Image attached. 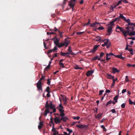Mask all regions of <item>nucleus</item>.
I'll list each match as a JSON object with an SVG mask.
<instances>
[{"mask_svg":"<svg viewBox=\"0 0 135 135\" xmlns=\"http://www.w3.org/2000/svg\"><path fill=\"white\" fill-rule=\"evenodd\" d=\"M76 126L78 128L81 129H86L88 127V125H85L84 124H78L76 125Z\"/></svg>","mask_w":135,"mask_h":135,"instance_id":"nucleus-7","label":"nucleus"},{"mask_svg":"<svg viewBox=\"0 0 135 135\" xmlns=\"http://www.w3.org/2000/svg\"><path fill=\"white\" fill-rule=\"evenodd\" d=\"M61 120H62L64 122H66L68 119V118L66 117L61 116Z\"/></svg>","mask_w":135,"mask_h":135,"instance_id":"nucleus-21","label":"nucleus"},{"mask_svg":"<svg viewBox=\"0 0 135 135\" xmlns=\"http://www.w3.org/2000/svg\"><path fill=\"white\" fill-rule=\"evenodd\" d=\"M45 112L47 113H49L50 110L48 108H47L45 110Z\"/></svg>","mask_w":135,"mask_h":135,"instance_id":"nucleus-47","label":"nucleus"},{"mask_svg":"<svg viewBox=\"0 0 135 135\" xmlns=\"http://www.w3.org/2000/svg\"><path fill=\"white\" fill-rule=\"evenodd\" d=\"M121 107L122 108H124L125 107V103H123L121 105Z\"/></svg>","mask_w":135,"mask_h":135,"instance_id":"nucleus-46","label":"nucleus"},{"mask_svg":"<svg viewBox=\"0 0 135 135\" xmlns=\"http://www.w3.org/2000/svg\"><path fill=\"white\" fill-rule=\"evenodd\" d=\"M129 51H130V54L132 55L133 54V50L132 49H131L129 50Z\"/></svg>","mask_w":135,"mask_h":135,"instance_id":"nucleus-39","label":"nucleus"},{"mask_svg":"<svg viewBox=\"0 0 135 135\" xmlns=\"http://www.w3.org/2000/svg\"><path fill=\"white\" fill-rule=\"evenodd\" d=\"M104 54L103 52H101L100 55V57H102L103 56Z\"/></svg>","mask_w":135,"mask_h":135,"instance_id":"nucleus-51","label":"nucleus"},{"mask_svg":"<svg viewBox=\"0 0 135 135\" xmlns=\"http://www.w3.org/2000/svg\"><path fill=\"white\" fill-rule=\"evenodd\" d=\"M101 38L100 36H96L94 38V40L96 41H98L101 40Z\"/></svg>","mask_w":135,"mask_h":135,"instance_id":"nucleus-25","label":"nucleus"},{"mask_svg":"<svg viewBox=\"0 0 135 135\" xmlns=\"http://www.w3.org/2000/svg\"><path fill=\"white\" fill-rule=\"evenodd\" d=\"M54 122L56 124H58L60 122L61 120V118L57 117H55L54 119Z\"/></svg>","mask_w":135,"mask_h":135,"instance_id":"nucleus-11","label":"nucleus"},{"mask_svg":"<svg viewBox=\"0 0 135 135\" xmlns=\"http://www.w3.org/2000/svg\"><path fill=\"white\" fill-rule=\"evenodd\" d=\"M121 0L119 1L117 3V6H118L119 4L121 3Z\"/></svg>","mask_w":135,"mask_h":135,"instance_id":"nucleus-57","label":"nucleus"},{"mask_svg":"<svg viewBox=\"0 0 135 135\" xmlns=\"http://www.w3.org/2000/svg\"><path fill=\"white\" fill-rule=\"evenodd\" d=\"M104 28L103 27L100 26L98 27L97 28V29H98V30H102L104 29Z\"/></svg>","mask_w":135,"mask_h":135,"instance_id":"nucleus-37","label":"nucleus"},{"mask_svg":"<svg viewBox=\"0 0 135 135\" xmlns=\"http://www.w3.org/2000/svg\"><path fill=\"white\" fill-rule=\"evenodd\" d=\"M119 17L120 19H121L124 21L126 20V18L122 14L119 13Z\"/></svg>","mask_w":135,"mask_h":135,"instance_id":"nucleus-23","label":"nucleus"},{"mask_svg":"<svg viewBox=\"0 0 135 135\" xmlns=\"http://www.w3.org/2000/svg\"><path fill=\"white\" fill-rule=\"evenodd\" d=\"M78 122H73V123L71 124V126H73L74 125H75V124L76 123H77Z\"/></svg>","mask_w":135,"mask_h":135,"instance_id":"nucleus-62","label":"nucleus"},{"mask_svg":"<svg viewBox=\"0 0 135 135\" xmlns=\"http://www.w3.org/2000/svg\"><path fill=\"white\" fill-rule=\"evenodd\" d=\"M112 71L113 73H115L116 72H119L120 71V70H118L117 68L113 67V68Z\"/></svg>","mask_w":135,"mask_h":135,"instance_id":"nucleus-19","label":"nucleus"},{"mask_svg":"<svg viewBox=\"0 0 135 135\" xmlns=\"http://www.w3.org/2000/svg\"><path fill=\"white\" fill-rule=\"evenodd\" d=\"M60 54H61L62 56H65L66 55H65V53H64V52H61L60 53Z\"/></svg>","mask_w":135,"mask_h":135,"instance_id":"nucleus-55","label":"nucleus"},{"mask_svg":"<svg viewBox=\"0 0 135 135\" xmlns=\"http://www.w3.org/2000/svg\"><path fill=\"white\" fill-rule=\"evenodd\" d=\"M47 108H50V109L53 108V106L52 103V102H51L49 104L48 106V107Z\"/></svg>","mask_w":135,"mask_h":135,"instance_id":"nucleus-24","label":"nucleus"},{"mask_svg":"<svg viewBox=\"0 0 135 135\" xmlns=\"http://www.w3.org/2000/svg\"><path fill=\"white\" fill-rule=\"evenodd\" d=\"M51 83V81H50V79H47V84L49 85H50Z\"/></svg>","mask_w":135,"mask_h":135,"instance_id":"nucleus-43","label":"nucleus"},{"mask_svg":"<svg viewBox=\"0 0 135 135\" xmlns=\"http://www.w3.org/2000/svg\"><path fill=\"white\" fill-rule=\"evenodd\" d=\"M113 25V24H112L110 22L109 24L107 25V31L108 32V35H110L111 32L112 31V27Z\"/></svg>","mask_w":135,"mask_h":135,"instance_id":"nucleus-5","label":"nucleus"},{"mask_svg":"<svg viewBox=\"0 0 135 135\" xmlns=\"http://www.w3.org/2000/svg\"><path fill=\"white\" fill-rule=\"evenodd\" d=\"M129 25H133L134 26V25H135V23H131L130 22V21L129 19L128 18L127 19H126V20H124Z\"/></svg>","mask_w":135,"mask_h":135,"instance_id":"nucleus-12","label":"nucleus"},{"mask_svg":"<svg viewBox=\"0 0 135 135\" xmlns=\"http://www.w3.org/2000/svg\"><path fill=\"white\" fill-rule=\"evenodd\" d=\"M103 41L104 42V44H105L106 45H108L109 44H110V42L109 41V40L108 39H104Z\"/></svg>","mask_w":135,"mask_h":135,"instance_id":"nucleus-20","label":"nucleus"},{"mask_svg":"<svg viewBox=\"0 0 135 135\" xmlns=\"http://www.w3.org/2000/svg\"><path fill=\"white\" fill-rule=\"evenodd\" d=\"M104 91L103 90H100L99 91V95H102V93H103V92Z\"/></svg>","mask_w":135,"mask_h":135,"instance_id":"nucleus-53","label":"nucleus"},{"mask_svg":"<svg viewBox=\"0 0 135 135\" xmlns=\"http://www.w3.org/2000/svg\"><path fill=\"white\" fill-rule=\"evenodd\" d=\"M120 20V18L119 17V16L116 17L115 18L113 21H112L110 22L112 24H114V22L116 21H119Z\"/></svg>","mask_w":135,"mask_h":135,"instance_id":"nucleus-15","label":"nucleus"},{"mask_svg":"<svg viewBox=\"0 0 135 135\" xmlns=\"http://www.w3.org/2000/svg\"><path fill=\"white\" fill-rule=\"evenodd\" d=\"M50 66L48 65L47 66L45 67V70H47L50 68Z\"/></svg>","mask_w":135,"mask_h":135,"instance_id":"nucleus-38","label":"nucleus"},{"mask_svg":"<svg viewBox=\"0 0 135 135\" xmlns=\"http://www.w3.org/2000/svg\"><path fill=\"white\" fill-rule=\"evenodd\" d=\"M52 132H54L56 131L55 128H54V125H52Z\"/></svg>","mask_w":135,"mask_h":135,"instance_id":"nucleus-45","label":"nucleus"},{"mask_svg":"<svg viewBox=\"0 0 135 135\" xmlns=\"http://www.w3.org/2000/svg\"><path fill=\"white\" fill-rule=\"evenodd\" d=\"M118 98V96L116 95L114 97V100L115 101V102H117Z\"/></svg>","mask_w":135,"mask_h":135,"instance_id":"nucleus-30","label":"nucleus"},{"mask_svg":"<svg viewBox=\"0 0 135 135\" xmlns=\"http://www.w3.org/2000/svg\"><path fill=\"white\" fill-rule=\"evenodd\" d=\"M111 111L113 113H116V110L114 109H112Z\"/></svg>","mask_w":135,"mask_h":135,"instance_id":"nucleus-50","label":"nucleus"},{"mask_svg":"<svg viewBox=\"0 0 135 135\" xmlns=\"http://www.w3.org/2000/svg\"><path fill=\"white\" fill-rule=\"evenodd\" d=\"M54 44L57 46L59 43V40L57 38H55L54 40Z\"/></svg>","mask_w":135,"mask_h":135,"instance_id":"nucleus-16","label":"nucleus"},{"mask_svg":"<svg viewBox=\"0 0 135 135\" xmlns=\"http://www.w3.org/2000/svg\"><path fill=\"white\" fill-rule=\"evenodd\" d=\"M75 69H82L81 68L79 67L78 65H76L74 68Z\"/></svg>","mask_w":135,"mask_h":135,"instance_id":"nucleus-41","label":"nucleus"},{"mask_svg":"<svg viewBox=\"0 0 135 135\" xmlns=\"http://www.w3.org/2000/svg\"><path fill=\"white\" fill-rule=\"evenodd\" d=\"M99 57V56H96L94 57L92 59V60H96L97 59H98V58Z\"/></svg>","mask_w":135,"mask_h":135,"instance_id":"nucleus-42","label":"nucleus"},{"mask_svg":"<svg viewBox=\"0 0 135 135\" xmlns=\"http://www.w3.org/2000/svg\"><path fill=\"white\" fill-rule=\"evenodd\" d=\"M58 30V29H57L56 27H55L54 29H53V30H52V31H56Z\"/></svg>","mask_w":135,"mask_h":135,"instance_id":"nucleus-59","label":"nucleus"},{"mask_svg":"<svg viewBox=\"0 0 135 135\" xmlns=\"http://www.w3.org/2000/svg\"><path fill=\"white\" fill-rule=\"evenodd\" d=\"M59 65H60L62 67V68H64V64L62 63L61 62H60L59 63Z\"/></svg>","mask_w":135,"mask_h":135,"instance_id":"nucleus-44","label":"nucleus"},{"mask_svg":"<svg viewBox=\"0 0 135 135\" xmlns=\"http://www.w3.org/2000/svg\"><path fill=\"white\" fill-rule=\"evenodd\" d=\"M67 0H64L63 2L64 5L66 4V3ZM76 0H71L69 2V6L72 8V11H73L74 10V7L75 4V2Z\"/></svg>","mask_w":135,"mask_h":135,"instance_id":"nucleus-4","label":"nucleus"},{"mask_svg":"<svg viewBox=\"0 0 135 135\" xmlns=\"http://www.w3.org/2000/svg\"><path fill=\"white\" fill-rule=\"evenodd\" d=\"M93 71L92 70L88 71L86 73V75L87 76H90L93 73Z\"/></svg>","mask_w":135,"mask_h":135,"instance_id":"nucleus-18","label":"nucleus"},{"mask_svg":"<svg viewBox=\"0 0 135 135\" xmlns=\"http://www.w3.org/2000/svg\"><path fill=\"white\" fill-rule=\"evenodd\" d=\"M103 114L102 113H100L98 114L97 115H95V118L97 119H100L102 118Z\"/></svg>","mask_w":135,"mask_h":135,"instance_id":"nucleus-17","label":"nucleus"},{"mask_svg":"<svg viewBox=\"0 0 135 135\" xmlns=\"http://www.w3.org/2000/svg\"><path fill=\"white\" fill-rule=\"evenodd\" d=\"M128 76H126V77L125 80L127 82H128L129 81V79L128 78Z\"/></svg>","mask_w":135,"mask_h":135,"instance_id":"nucleus-56","label":"nucleus"},{"mask_svg":"<svg viewBox=\"0 0 135 135\" xmlns=\"http://www.w3.org/2000/svg\"><path fill=\"white\" fill-rule=\"evenodd\" d=\"M68 50L69 52H68V53H69V54L72 55H76V54H75L72 52V51L71 49V48L70 47H69V48L68 49Z\"/></svg>","mask_w":135,"mask_h":135,"instance_id":"nucleus-13","label":"nucleus"},{"mask_svg":"<svg viewBox=\"0 0 135 135\" xmlns=\"http://www.w3.org/2000/svg\"><path fill=\"white\" fill-rule=\"evenodd\" d=\"M99 24H100V23L95 22L94 23L90 24V26L97 28Z\"/></svg>","mask_w":135,"mask_h":135,"instance_id":"nucleus-9","label":"nucleus"},{"mask_svg":"<svg viewBox=\"0 0 135 135\" xmlns=\"http://www.w3.org/2000/svg\"><path fill=\"white\" fill-rule=\"evenodd\" d=\"M50 89V87L49 86H48L46 88L45 91L47 92V93H50V91L49 90Z\"/></svg>","mask_w":135,"mask_h":135,"instance_id":"nucleus-31","label":"nucleus"},{"mask_svg":"<svg viewBox=\"0 0 135 135\" xmlns=\"http://www.w3.org/2000/svg\"><path fill=\"white\" fill-rule=\"evenodd\" d=\"M72 118L74 119L78 120L79 119L80 117L79 116H77V117H73Z\"/></svg>","mask_w":135,"mask_h":135,"instance_id":"nucleus-32","label":"nucleus"},{"mask_svg":"<svg viewBox=\"0 0 135 135\" xmlns=\"http://www.w3.org/2000/svg\"><path fill=\"white\" fill-rule=\"evenodd\" d=\"M64 46H65V45L64 43L61 42L60 44L59 43L57 46L58 47L60 48Z\"/></svg>","mask_w":135,"mask_h":135,"instance_id":"nucleus-26","label":"nucleus"},{"mask_svg":"<svg viewBox=\"0 0 135 135\" xmlns=\"http://www.w3.org/2000/svg\"><path fill=\"white\" fill-rule=\"evenodd\" d=\"M112 103V102L111 100H110L106 104V106H107L109 104H111Z\"/></svg>","mask_w":135,"mask_h":135,"instance_id":"nucleus-34","label":"nucleus"},{"mask_svg":"<svg viewBox=\"0 0 135 135\" xmlns=\"http://www.w3.org/2000/svg\"><path fill=\"white\" fill-rule=\"evenodd\" d=\"M50 116H51V118H50V123H51L52 124V125H54V122H53V119H52V118L51 117V115H50Z\"/></svg>","mask_w":135,"mask_h":135,"instance_id":"nucleus-33","label":"nucleus"},{"mask_svg":"<svg viewBox=\"0 0 135 135\" xmlns=\"http://www.w3.org/2000/svg\"><path fill=\"white\" fill-rule=\"evenodd\" d=\"M64 135H70V134H68V133L65 132H64Z\"/></svg>","mask_w":135,"mask_h":135,"instance_id":"nucleus-63","label":"nucleus"},{"mask_svg":"<svg viewBox=\"0 0 135 135\" xmlns=\"http://www.w3.org/2000/svg\"><path fill=\"white\" fill-rule=\"evenodd\" d=\"M62 99H63V102L67 101V98H66V96L64 97Z\"/></svg>","mask_w":135,"mask_h":135,"instance_id":"nucleus-52","label":"nucleus"},{"mask_svg":"<svg viewBox=\"0 0 135 135\" xmlns=\"http://www.w3.org/2000/svg\"><path fill=\"white\" fill-rule=\"evenodd\" d=\"M133 25H129L126 28V30H125L124 36L126 37L128 35L134 36L135 35V31H134V28Z\"/></svg>","mask_w":135,"mask_h":135,"instance_id":"nucleus-1","label":"nucleus"},{"mask_svg":"<svg viewBox=\"0 0 135 135\" xmlns=\"http://www.w3.org/2000/svg\"><path fill=\"white\" fill-rule=\"evenodd\" d=\"M59 35L60 36V38H61L62 37V32H60V31H59Z\"/></svg>","mask_w":135,"mask_h":135,"instance_id":"nucleus-49","label":"nucleus"},{"mask_svg":"<svg viewBox=\"0 0 135 135\" xmlns=\"http://www.w3.org/2000/svg\"><path fill=\"white\" fill-rule=\"evenodd\" d=\"M49 105V104H48V101H47L46 103V104L45 105V107L46 108H47L48 107V106Z\"/></svg>","mask_w":135,"mask_h":135,"instance_id":"nucleus-54","label":"nucleus"},{"mask_svg":"<svg viewBox=\"0 0 135 135\" xmlns=\"http://www.w3.org/2000/svg\"><path fill=\"white\" fill-rule=\"evenodd\" d=\"M55 33L53 32H47V34L49 35H53Z\"/></svg>","mask_w":135,"mask_h":135,"instance_id":"nucleus-36","label":"nucleus"},{"mask_svg":"<svg viewBox=\"0 0 135 135\" xmlns=\"http://www.w3.org/2000/svg\"><path fill=\"white\" fill-rule=\"evenodd\" d=\"M126 91V89H123L122 91V93H125Z\"/></svg>","mask_w":135,"mask_h":135,"instance_id":"nucleus-58","label":"nucleus"},{"mask_svg":"<svg viewBox=\"0 0 135 135\" xmlns=\"http://www.w3.org/2000/svg\"><path fill=\"white\" fill-rule=\"evenodd\" d=\"M43 122H39V125L38 126V128L40 129H41L43 126Z\"/></svg>","mask_w":135,"mask_h":135,"instance_id":"nucleus-22","label":"nucleus"},{"mask_svg":"<svg viewBox=\"0 0 135 135\" xmlns=\"http://www.w3.org/2000/svg\"><path fill=\"white\" fill-rule=\"evenodd\" d=\"M101 127L103 129H105V128L104 125H102Z\"/></svg>","mask_w":135,"mask_h":135,"instance_id":"nucleus-64","label":"nucleus"},{"mask_svg":"<svg viewBox=\"0 0 135 135\" xmlns=\"http://www.w3.org/2000/svg\"><path fill=\"white\" fill-rule=\"evenodd\" d=\"M58 133H59L57 131H56L55 132H54V133L52 135H57L58 134Z\"/></svg>","mask_w":135,"mask_h":135,"instance_id":"nucleus-48","label":"nucleus"},{"mask_svg":"<svg viewBox=\"0 0 135 135\" xmlns=\"http://www.w3.org/2000/svg\"><path fill=\"white\" fill-rule=\"evenodd\" d=\"M106 60L107 61H108L110 59V57H109V56H114L115 57L120 59H124L125 58L124 57H122V54H121L120 55H114L113 53H107L106 54Z\"/></svg>","mask_w":135,"mask_h":135,"instance_id":"nucleus-3","label":"nucleus"},{"mask_svg":"<svg viewBox=\"0 0 135 135\" xmlns=\"http://www.w3.org/2000/svg\"><path fill=\"white\" fill-rule=\"evenodd\" d=\"M45 77L44 76H42V77L40 78L37 82L36 83V86L38 90L40 92H42V88L41 81L42 80H45Z\"/></svg>","mask_w":135,"mask_h":135,"instance_id":"nucleus-2","label":"nucleus"},{"mask_svg":"<svg viewBox=\"0 0 135 135\" xmlns=\"http://www.w3.org/2000/svg\"><path fill=\"white\" fill-rule=\"evenodd\" d=\"M107 76H110V77H108V79H114V77L113 76H112L111 75H110L108 74H107Z\"/></svg>","mask_w":135,"mask_h":135,"instance_id":"nucleus-29","label":"nucleus"},{"mask_svg":"<svg viewBox=\"0 0 135 135\" xmlns=\"http://www.w3.org/2000/svg\"><path fill=\"white\" fill-rule=\"evenodd\" d=\"M114 8V7L113 6H111L110 8V9L112 10L113 11Z\"/></svg>","mask_w":135,"mask_h":135,"instance_id":"nucleus-61","label":"nucleus"},{"mask_svg":"<svg viewBox=\"0 0 135 135\" xmlns=\"http://www.w3.org/2000/svg\"><path fill=\"white\" fill-rule=\"evenodd\" d=\"M129 104L131 105L133 104L134 105H135L134 103L135 102H133L131 99H129Z\"/></svg>","mask_w":135,"mask_h":135,"instance_id":"nucleus-28","label":"nucleus"},{"mask_svg":"<svg viewBox=\"0 0 135 135\" xmlns=\"http://www.w3.org/2000/svg\"><path fill=\"white\" fill-rule=\"evenodd\" d=\"M116 29H119L120 31L123 33V35L124 36V32L125 31V30L123 29L121 27L119 26L118 25H117L116 27Z\"/></svg>","mask_w":135,"mask_h":135,"instance_id":"nucleus-10","label":"nucleus"},{"mask_svg":"<svg viewBox=\"0 0 135 135\" xmlns=\"http://www.w3.org/2000/svg\"><path fill=\"white\" fill-rule=\"evenodd\" d=\"M53 52H54L56 50H57V48L56 46H55L54 48L52 49Z\"/></svg>","mask_w":135,"mask_h":135,"instance_id":"nucleus-40","label":"nucleus"},{"mask_svg":"<svg viewBox=\"0 0 135 135\" xmlns=\"http://www.w3.org/2000/svg\"><path fill=\"white\" fill-rule=\"evenodd\" d=\"M123 1V2L125 3H128V2L127 1V0H121Z\"/></svg>","mask_w":135,"mask_h":135,"instance_id":"nucleus-60","label":"nucleus"},{"mask_svg":"<svg viewBox=\"0 0 135 135\" xmlns=\"http://www.w3.org/2000/svg\"><path fill=\"white\" fill-rule=\"evenodd\" d=\"M99 45H95L93 47V49L90 50L88 52L89 53H94L97 51V49L99 47Z\"/></svg>","mask_w":135,"mask_h":135,"instance_id":"nucleus-8","label":"nucleus"},{"mask_svg":"<svg viewBox=\"0 0 135 135\" xmlns=\"http://www.w3.org/2000/svg\"><path fill=\"white\" fill-rule=\"evenodd\" d=\"M69 41L68 38H66L65 39L64 42V43L66 47L69 45Z\"/></svg>","mask_w":135,"mask_h":135,"instance_id":"nucleus-14","label":"nucleus"},{"mask_svg":"<svg viewBox=\"0 0 135 135\" xmlns=\"http://www.w3.org/2000/svg\"><path fill=\"white\" fill-rule=\"evenodd\" d=\"M66 131L67 132H69L68 134H70L73 132L72 130L69 128H67L66 129Z\"/></svg>","mask_w":135,"mask_h":135,"instance_id":"nucleus-27","label":"nucleus"},{"mask_svg":"<svg viewBox=\"0 0 135 135\" xmlns=\"http://www.w3.org/2000/svg\"><path fill=\"white\" fill-rule=\"evenodd\" d=\"M64 107L61 104H60L58 107V109L60 113V115L61 116H64L65 115L64 113V110L63 109Z\"/></svg>","mask_w":135,"mask_h":135,"instance_id":"nucleus-6","label":"nucleus"},{"mask_svg":"<svg viewBox=\"0 0 135 135\" xmlns=\"http://www.w3.org/2000/svg\"><path fill=\"white\" fill-rule=\"evenodd\" d=\"M85 32L84 31L83 32H78L76 33V34L77 35H81L83 33H84Z\"/></svg>","mask_w":135,"mask_h":135,"instance_id":"nucleus-35","label":"nucleus"}]
</instances>
